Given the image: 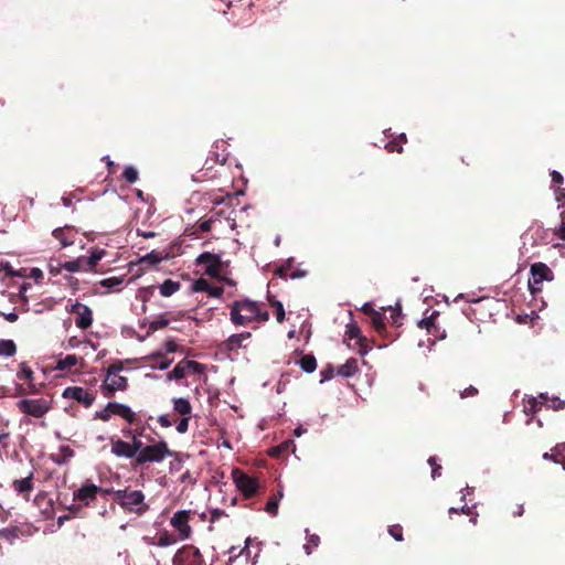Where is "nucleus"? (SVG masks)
<instances>
[{
  "label": "nucleus",
  "mask_w": 565,
  "mask_h": 565,
  "mask_svg": "<svg viewBox=\"0 0 565 565\" xmlns=\"http://www.w3.org/2000/svg\"><path fill=\"white\" fill-rule=\"evenodd\" d=\"M228 553L230 554H234L236 553V547L232 546L230 550H228Z\"/></svg>",
  "instance_id": "63"
},
{
  "label": "nucleus",
  "mask_w": 565,
  "mask_h": 565,
  "mask_svg": "<svg viewBox=\"0 0 565 565\" xmlns=\"http://www.w3.org/2000/svg\"><path fill=\"white\" fill-rule=\"evenodd\" d=\"M111 454L118 458L136 459L134 449L130 447V444L121 439H117L111 443Z\"/></svg>",
  "instance_id": "16"
},
{
  "label": "nucleus",
  "mask_w": 565,
  "mask_h": 565,
  "mask_svg": "<svg viewBox=\"0 0 565 565\" xmlns=\"http://www.w3.org/2000/svg\"><path fill=\"white\" fill-rule=\"evenodd\" d=\"M531 277L529 278V289L531 294H537L542 290L543 281H551L553 273L544 263H535L530 268Z\"/></svg>",
  "instance_id": "9"
},
{
  "label": "nucleus",
  "mask_w": 565,
  "mask_h": 565,
  "mask_svg": "<svg viewBox=\"0 0 565 565\" xmlns=\"http://www.w3.org/2000/svg\"><path fill=\"white\" fill-rule=\"evenodd\" d=\"M388 533L397 541H403L402 527L399 525H392L388 529Z\"/></svg>",
  "instance_id": "42"
},
{
  "label": "nucleus",
  "mask_w": 565,
  "mask_h": 565,
  "mask_svg": "<svg viewBox=\"0 0 565 565\" xmlns=\"http://www.w3.org/2000/svg\"><path fill=\"white\" fill-rule=\"evenodd\" d=\"M169 322L170 321L168 319L159 317L150 322L149 330L157 331L159 329L166 328L169 324Z\"/></svg>",
  "instance_id": "38"
},
{
  "label": "nucleus",
  "mask_w": 565,
  "mask_h": 565,
  "mask_svg": "<svg viewBox=\"0 0 565 565\" xmlns=\"http://www.w3.org/2000/svg\"><path fill=\"white\" fill-rule=\"evenodd\" d=\"M461 512H462V513H467V514H468V513L470 512V509H469L468 507H463V508L461 509Z\"/></svg>",
  "instance_id": "62"
},
{
  "label": "nucleus",
  "mask_w": 565,
  "mask_h": 565,
  "mask_svg": "<svg viewBox=\"0 0 565 565\" xmlns=\"http://www.w3.org/2000/svg\"><path fill=\"white\" fill-rule=\"evenodd\" d=\"M371 321H372L373 327L377 331H381L385 328L384 315L376 310H372Z\"/></svg>",
  "instance_id": "33"
},
{
  "label": "nucleus",
  "mask_w": 565,
  "mask_h": 565,
  "mask_svg": "<svg viewBox=\"0 0 565 565\" xmlns=\"http://www.w3.org/2000/svg\"><path fill=\"white\" fill-rule=\"evenodd\" d=\"M305 431H306V429H303L302 427H297V428L295 429V435H296L297 437H300Z\"/></svg>",
  "instance_id": "57"
},
{
  "label": "nucleus",
  "mask_w": 565,
  "mask_h": 565,
  "mask_svg": "<svg viewBox=\"0 0 565 565\" xmlns=\"http://www.w3.org/2000/svg\"><path fill=\"white\" fill-rule=\"evenodd\" d=\"M345 339L347 340H355L356 344L360 347V353L361 354H365L366 353V350H365L364 345L362 344V342L364 341V338L361 335V329L356 324V322L353 321V320H351L347 324Z\"/></svg>",
  "instance_id": "18"
},
{
  "label": "nucleus",
  "mask_w": 565,
  "mask_h": 565,
  "mask_svg": "<svg viewBox=\"0 0 565 565\" xmlns=\"http://www.w3.org/2000/svg\"><path fill=\"white\" fill-rule=\"evenodd\" d=\"M212 223H213L212 218L205 220V221L200 223L199 227L203 232H209L212 228Z\"/></svg>",
  "instance_id": "48"
},
{
  "label": "nucleus",
  "mask_w": 565,
  "mask_h": 565,
  "mask_svg": "<svg viewBox=\"0 0 565 565\" xmlns=\"http://www.w3.org/2000/svg\"><path fill=\"white\" fill-rule=\"evenodd\" d=\"M98 490L99 488L95 484H84L78 489L74 498L83 504L88 505L93 500H95Z\"/></svg>",
  "instance_id": "17"
},
{
  "label": "nucleus",
  "mask_w": 565,
  "mask_h": 565,
  "mask_svg": "<svg viewBox=\"0 0 565 565\" xmlns=\"http://www.w3.org/2000/svg\"><path fill=\"white\" fill-rule=\"evenodd\" d=\"M17 377L19 380L26 381L29 383V393L34 394L38 392L35 385L32 383L34 373L33 371L26 365V363L22 362L20 363V371L17 374Z\"/></svg>",
  "instance_id": "23"
},
{
  "label": "nucleus",
  "mask_w": 565,
  "mask_h": 565,
  "mask_svg": "<svg viewBox=\"0 0 565 565\" xmlns=\"http://www.w3.org/2000/svg\"><path fill=\"white\" fill-rule=\"evenodd\" d=\"M177 542V539L169 533L167 530L159 532L157 545L160 547H168L173 545Z\"/></svg>",
  "instance_id": "32"
},
{
  "label": "nucleus",
  "mask_w": 565,
  "mask_h": 565,
  "mask_svg": "<svg viewBox=\"0 0 565 565\" xmlns=\"http://www.w3.org/2000/svg\"><path fill=\"white\" fill-rule=\"evenodd\" d=\"M14 489L19 493L30 492L32 490V475L29 477L15 480L13 482Z\"/></svg>",
  "instance_id": "29"
},
{
  "label": "nucleus",
  "mask_w": 565,
  "mask_h": 565,
  "mask_svg": "<svg viewBox=\"0 0 565 565\" xmlns=\"http://www.w3.org/2000/svg\"><path fill=\"white\" fill-rule=\"evenodd\" d=\"M299 365L303 372L312 373L317 367V362L313 355L308 354L300 359Z\"/></svg>",
  "instance_id": "31"
},
{
  "label": "nucleus",
  "mask_w": 565,
  "mask_h": 565,
  "mask_svg": "<svg viewBox=\"0 0 565 565\" xmlns=\"http://www.w3.org/2000/svg\"><path fill=\"white\" fill-rule=\"evenodd\" d=\"M142 433H143V429H140V430H136V434L132 436L131 438V443L130 444V447L134 449V452H135V456H136V459L138 458V456L140 455V452L145 449V445L142 443V440L140 439V437L142 436Z\"/></svg>",
  "instance_id": "30"
},
{
  "label": "nucleus",
  "mask_w": 565,
  "mask_h": 565,
  "mask_svg": "<svg viewBox=\"0 0 565 565\" xmlns=\"http://www.w3.org/2000/svg\"><path fill=\"white\" fill-rule=\"evenodd\" d=\"M551 177H552V181L556 184H559L563 181L562 174L555 170L552 171Z\"/></svg>",
  "instance_id": "51"
},
{
  "label": "nucleus",
  "mask_w": 565,
  "mask_h": 565,
  "mask_svg": "<svg viewBox=\"0 0 565 565\" xmlns=\"http://www.w3.org/2000/svg\"><path fill=\"white\" fill-rule=\"evenodd\" d=\"M62 397L65 399H74L82 404L84 407H90L95 402V395L89 393L86 388L81 386H68L62 392Z\"/></svg>",
  "instance_id": "13"
},
{
  "label": "nucleus",
  "mask_w": 565,
  "mask_h": 565,
  "mask_svg": "<svg viewBox=\"0 0 565 565\" xmlns=\"http://www.w3.org/2000/svg\"><path fill=\"white\" fill-rule=\"evenodd\" d=\"M191 417L182 416L175 424V429L179 434H185L189 430V423Z\"/></svg>",
  "instance_id": "39"
},
{
  "label": "nucleus",
  "mask_w": 565,
  "mask_h": 565,
  "mask_svg": "<svg viewBox=\"0 0 565 565\" xmlns=\"http://www.w3.org/2000/svg\"><path fill=\"white\" fill-rule=\"evenodd\" d=\"M149 358L154 359V360H157V359L160 360V362L156 366L159 370H167L172 363V360L163 358L162 352H160V351L152 353Z\"/></svg>",
  "instance_id": "34"
},
{
  "label": "nucleus",
  "mask_w": 565,
  "mask_h": 565,
  "mask_svg": "<svg viewBox=\"0 0 565 565\" xmlns=\"http://www.w3.org/2000/svg\"><path fill=\"white\" fill-rule=\"evenodd\" d=\"M161 260H162V256H161L159 253L154 252V250H152V252L148 253L147 255H145V256L141 258V262H142V263H148V264H150V265H157V264H159Z\"/></svg>",
  "instance_id": "37"
},
{
  "label": "nucleus",
  "mask_w": 565,
  "mask_h": 565,
  "mask_svg": "<svg viewBox=\"0 0 565 565\" xmlns=\"http://www.w3.org/2000/svg\"><path fill=\"white\" fill-rule=\"evenodd\" d=\"M157 422L161 427L169 428L172 426V422L169 419V416L166 414L159 415Z\"/></svg>",
  "instance_id": "44"
},
{
  "label": "nucleus",
  "mask_w": 565,
  "mask_h": 565,
  "mask_svg": "<svg viewBox=\"0 0 565 565\" xmlns=\"http://www.w3.org/2000/svg\"><path fill=\"white\" fill-rule=\"evenodd\" d=\"M477 388L473 387V386H469L468 388H466L465 391L461 392V397H469V396H475L477 394Z\"/></svg>",
  "instance_id": "49"
},
{
  "label": "nucleus",
  "mask_w": 565,
  "mask_h": 565,
  "mask_svg": "<svg viewBox=\"0 0 565 565\" xmlns=\"http://www.w3.org/2000/svg\"><path fill=\"white\" fill-rule=\"evenodd\" d=\"M31 273L32 277H34L35 279H39L43 276L42 270L39 268H33Z\"/></svg>",
  "instance_id": "55"
},
{
  "label": "nucleus",
  "mask_w": 565,
  "mask_h": 565,
  "mask_svg": "<svg viewBox=\"0 0 565 565\" xmlns=\"http://www.w3.org/2000/svg\"><path fill=\"white\" fill-rule=\"evenodd\" d=\"M78 356L76 354H67L64 358H58L56 360V364L54 366V370L57 371H68L78 363Z\"/></svg>",
  "instance_id": "25"
},
{
  "label": "nucleus",
  "mask_w": 565,
  "mask_h": 565,
  "mask_svg": "<svg viewBox=\"0 0 565 565\" xmlns=\"http://www.w3.org/2000/svg\"><path fill=\"white\" fill-rule=\"evenodd\" d=\"M194 512L192 510H178L170 518V525L178 535L179 541H188L193 535V529L190 524Z\"/></svg>",
  "instance_id": "7"
},
{
  "label": "nucleus",
  "mask_w": 565,
  "mask_h": 565,
  "mask_svg": "<svg viewBox=\"0 0 565 565\" xmlns=\"http://www.w3.org/2000/svg\"><path fill=\"white\" fill-rule=\"evenodd\" d=\"M555 236H557L561 241H565V224L562 223L554 231Z\"/></svg>",
  "instance_id": "47"
},
{
  "label": "nucleus",
  "mask_w": 565,
  "mask_h": 565,
  "mask_svg": "<svg viewBox=\"0 0 565 565\" xmlns=\"http://www.w3.org/2000/svg\"><path fill=\"white\" fill-rule=\"evenodd\" d=\"M7 271H8L10 275H17V273H15V271H13L11 267H8V268H7Z\"/></svg>",
  "instance_id": "64"
},
{
  "label": "nucleus",
  "mask_w": 565,
  "mask_h": 565,
  "mask_svg": "<svg viewBox=\"0 0 565 565\" xmlns=\"http://www.w3.org/2000/svg\"><path fill=\"white\" fill-rule=\"evenodd\" d=\"M122 177L128 183H135L138 180V171L135 167L128 166L124 169Z\"/></svg>",
  "instance_id": "35"
},
{
  "label": "nucleus",
  "mask_w": 565,
  "mask_h": 565,
  "mask_svg": "<svg viewBox=\"0 0 565 565\" xmlns=\"http://www.w3.org/2000/svg\"><path fill=\"white\" fill-rule=\"evenodd\" d=\"M172 456L173 451L170 450L168 443L163 439H160L156 444L146 446L138 456L136 462L138 465L160 463Z\"/></svg>",
  "instance_id": "4"
},
{
  "label": "nucleus",
  "mask_w": 565,
  "mask_h": 565,
  "mask_svg": "<svg viewBox=\"0 0 565 565\" xmlns=\"http://www.w3.org/2000/svg\"><path fill=\"white\" fill-rule=\"evenodd\" d=\"M193 548V553L195 556H201V553H200V550L196 548V547H192Z\"/></svg>",
  "instance_id": "61"
},
{
  "label": "nucleus",
  "mask_w": 565,
  "mask_h": 565,
  "mask_svg": "<svg viewBox=\"0 0 565 565\" xmlns=\"http://www.w3.org/2000/svg\"><path fill=\"white\" fill-rule=\"evenodd\" d=\"M269 319V312L264 305L245 298L231 305L230 320L235 327L260 324Z\"/></svg>",
  "instance_id": "1"
},
{
  "label": "nucleus",
  "mask_w": 565,
  "mask_h": 565,
  "mask_svg": "<svg viewBox=\"0 0 565 565\" xmlns=\"http://www.w3.org/2000/svg\"><path fill=\"white\" fill-rule=\"evenodd\" d=\"M276 306V319L278 322H282L284 319H285V309H284V306L280 301H277L275 303Z\"/></svg>",
  "instance_id": "43"
},
{
  "label": "nucleus",
  "mask_w": 565,
  "mask_h": 565,
  "mask_svg": "<svg viewBox=\"0 0 565 565\" xmlns=\"http://www.w3.org/2000/svg\"><path fill=\"white\" fill-rule=\"evenodd\" d=\"M172 407L174 413L179 414L181 417H192V405L188 398L184 397H174L172 398Z\"/></svg>",
  "instance_id": "19"
},
{
  "label": "nucleus",
  "mask_w": 565,
  "mask_h": 565,
  "mask_svg": "<svg viewBox=\"0 0 565 565\" xmlns=\"http://www.w3.org/2000/svg\"><path fill=\"white\" fill-rule=\"evenodd\" d=\"M162 349L166 353H173L178 350V344L174 339H168L163 342Z\"/></svg>",
  "instance_id": "41"
},
{
  "label": "nucleus",
  "mask_w": 565,
  "mask_h": 565,
  "mask_svg": "<svg viewBox=\"0 0 565 565\" xmlns=\"http://www.w3.org/2000/svg\"><path fill=\"white\" fill-rule=\"evenodd\" d=\"M29 284H23L21 287H20V295L23 296L24 292L28 290L29 288Z\"/></svg>",
  "instance_id": "58"
},
{
  "label": "nucleus",
  "mask_w": 565,
  "mask_h": 565,
  "mask_svg": "<svg viewBox=\"0 0 565 565\" xmlns=\"http://www.w3.org/2000/svg\"><path fill=\"white\" fill-rule=\"evenodd\" d=\"M17 352V345L13 340H0V355L11 358Z\"/></svg>",
  "instance_id": "28"
},
{
  "label": "nucleus",
  "mask_w": 565,
  "mask_h": 565,
  "mask_svg": "<svg viewBox=\"0 0 565 565\" xmlns=\"http://www.w3.org/2000/svg\"><path fill=\"white\" fill-rule=\"evenodd\" d=\"M252 337L250 332H242V333H235L230 335L225 342L224 345L227 350H237L243 348V342L248 340Z\"/></svg>",
  "instance_id": "20"
},
{
  "label": "nucleus",
  "mask_w": 565,
  "mask_h": 565,
  "mask_svg": "<svg viewBox=\"0 0 565 565\" xmlns=\"http://www.w3.org/2000/svg\"><path fill=\"white\" fill-rule=\"evenodd\" d=\"M67 311L77 315L75 324L78 329L86 330L92 326L93 311L88 306L76 301L72 303L70 308H67Z\"/></svg>",
  "instance_id": "12"
},
{
  "label": "nucleus",
  "mask_w": 565,
  "mask_h": 565,
  "mask_svg": "<svg viewBox=\"0 0 565 565\" xmlns=\"http://www.w3.org/2000/svg\"><path fill=\"white\" fill-rule=\"evenodd\" d=\"M205 366L196 361L183 359L167 374V381H180L189 375H202Z\"/></svg>",
  "instance_id": "8"
},
{
  "label": "nucleus",
  "mask_w": 565,
  "mask_h": 565,
  "mask_svg": "<svg viewBox=\"0 0 565 565\" xmlns=\"http://www.w3.org/2000/svg\"><path fill=\"white\" fill-rule=\"evenodd\" d=\"M124 281L125 276L109 277L98 281L96 286L105 288L107 292H116L121 290Z\"/></svg>",
  "instance_id": "22"
},
{
  "label": "nucleus",
  "mask_w": 565,
  "mask_h": 565,
  "mask_svg": "<svg viewBox=\"0 0 565 565\" xmlns=\"http://www.w3.org/2000/svg\"><path fill=\"white\" fill-rule=\"evenodd\" d=\"M53 236L61 242L63 247L71 246L73 244V239H68L64 233L63 228H55L53 231Z\"/></svg>",
  "instance_id": "36"
},
{
  "label": "nucleus",
  "mask_w": 565,
  "mask_h": 565,
  "mask_svg": "<svg viewBox=\"0 0 565 565\" xmlns=\"http://www.w3.org/2000/svg\"><path fill=\"white\" fill-rule=\"evenodd\" d=\"M192 290L195 292H207L210 296L218 298L223 295V288L220 286H212L206 279L199 278L192 285Z\"/></svg>",
  "instance_id": "15"
},
{
  "label": "nucleus",
  "mask_w": 565,
  "mask_h": 565,
  "mask_svg": "<svg viewBox=\"0 0 565 565\" xmlns=\"http://www.w3.org/2000/svg\"><path fill=\"white\" fill-rule=\"evenodd\" d=\"M232 479L236 486V488L244 494V497L249 498L252 497L257 488L258 483L256 479L253 477L246 475L238 468H235L232 470Z\"/></svg>",
  "instance_id": "10"
},
{
  "label": "nucleus",
  "mask_w": 565,
  "mask_h": 565,
  "mask_svg": "<svg viewBox=\"0 0 565 565\" xmlns=\"http://www.w3.org/2000/svg\"><path fill=\"white\" fill-rule=\"evenodd\" d=\"M514 514L521 516L523 514V505H520L518 511L514 512Z\"/></svg>",
  "instance_id": "59"
},
{
  "label": "nucleus",
  "mask_w": 565,
  "mask_h": 565,
  "mask_svg": "<svg viewBox=\"0 0 565 565\" xmlns=\"http://www.w3.org/2000/svg\"><path fill=\"white\" fill-rule=\"evenodd\" d=\"M60 269H64L68 273L87 271L84 257H78L73 260H67L58 264Z\"/></svg>",
  "instance_id": "24"
},
{
  "label": "nucleus",
  "mask_w": 565,
  "mask_h": 565,
  "mask_svg": "<svg viewBox=\"0 0 565 565\" xmlns=\"http://www.w3.org/2000/svg\"><path fill=\"white\" fill-rule=\"evenodd\" d=\"M53 397L23 398L18 401L17 407L25 415L41 418L53 408Z\"/></svg>",
  "instance_id": "6"
},
{
  "label": "nucleus",
  "mask_w": 565,
  "mask_h": 565,
  "mask_svg": "<svg viewBox=\"0 0 565 565\" xmlns=\"http://www.w3.org/2000/svg\"><path fill=\"white\" fill-rule=\"evenodd\" d=\"M114 494L118 504L129 512L142 515L149 510V504L145 502V494L140 490L126 488L116 490Z\"/></svg>",
  "instance_id": "2"
},
{
  "label": "nucleus",
  "mask_w": 565,
  "mask_h": 565,
  "mask_svg": "<svg viewBox=\"0 0 565 565\" xmlns=\"http://www.w3.org/2000/svg\"><path fill=\"white\" fill-rule=\"evenodd\" d=\"M433 318H424L419 321V327L420 328H425L427 330H429V328L433 326Z\"/></svg>",
  "instance_id": "50"
},
{
  "label": "nucleus",
  "mask_w": 565,
  "mask_h": 565,
  "mask_svg": "<svg viewBox=\"0 0 565 565\" xmlns=\"http://www.w3.org/2000/svg\"><path fill=\"white\" fill-rule=\"evenodd\" d=\"M249 542H250V539H249V537H247V539L245 540V547L239 552V554H242V553L246 550V547H247V545L249 544Z\"/></svg>",
  "instance_id": "60"
},
{
  "label": "nucleus",
  "mask_w": 565,
  "mask_h": 565,
  "mask_svg": "<svg viewBox=\"0 0 565 565\" xmlns=\"http://www.w3.org/2000/svg\"><path fill=\"white\" fill-rule=\"evenodd\" d=\"M224 515H225V512L223 510H221V509H213L211 511V521L215 522V521H217L218 519H221Z\"/></svg>",
  "instance_id": "46"
},
{
  "label": "nucleus",
  "mask_w": 565,
  "mask_h": 565,
  "mask_svg": "<svg viewBox=\"0 0 565 565\" xmlns=\"http://www.w3.org/2000/svg\"><path fill=\"white\" fill-rule=\"evenodd\" d=\"M106 255V250L103 248H93L89 252L88 257H84V263L86 266L87 271H95V268L99 260H102Z\"/></svg>",
  "instance_id": "21"
},
{
  "label": "nucleus",
  "mask_w": 565,
  "mask_h": 565,
  "mask_svg": "<svg viewBox=\"0 0 565 565\" xmlns=\"http://www.w3.org/2000/svg\"><path fill=\"white\" fill-rule=\"evenodd\" d=\"M137 233H138V235H139V236H142V237H145V238H151V237H154V236H156V233H154V232H151V231L146 232V231H140V230H138V231H137Z\"/></svg>",
  "instance_id": "53"
},
{
  "label": "nucleus",
  "mask_w": 565,
  "mask_h": 565,
  "mask_svg": "<svg viewBox=\"0 0 565 565\" xmlns=\"http://www.w3.org/2000/svg\"><path fill=\"white\" fill-rule=\"evenodd\" d=\"M279 498L273 497L265 507V511L271 515H276L278 511Z\"/></svg>",
  "instance_id": "40"
},
{
  "label": "nucleus",
  "mask_w": 565,
  "mask_h": 565,
  "mask_svg": "<svg viewBox=\"0 0 565 565\" xmlns=\"http://www.w3.org/2000/svg\"><path fill=\"white\" fill-rule=\"evenodd\" d=\"M181 285L179 281L172 279H166L160 286L159 291L162 297H170L179 291Z\"/></svg>",
  "instance_id": "27"
},
{
  "label": "nucleus",
  "mask_w": 565,
  "mask_h": 565,
  "mask_svg": "<svg viewBox=\"0 0 565 565\" xmlns=\"http://www.w3.org/2000/svg\"><path fill=\"white\" fill-rule=\"evenodd\" d=\"M531 409L535 412L537 409V405L547 404L554 411H559L565 407V401L559 398L558 396L548 397L547 394H540L537 398H532L530 401Z\"/></svg>",
  "instance_id": "14"
},
{
  "label": "nucleus",
  "mask_w": 565,
  "mask_h": 565,
  "mask_svg": "<svg viewBox=\"0 0 565 565\" xmlns=\"http://www.w3.org/2000/svg\"><path fill=\"white\" fill-rule=\"evenodd\" d=\"M111 416H119L128 424L137 422V414L131 409V407L127 404L117 402H108L103 409L97 411L94 414V418L103 422L110 420Z\"/></svg>",
  "instance_id": "5"
},
{
  "label": "nucleus",
  "mask_w": 565,
  "mask_h": 565,
  "mask_svg": "<svg viewBox=\"0 0 565 565\" xmlns=\"http://www.w3.org/2000/svg\"><path fill=\"white\" fill-rule=\"evenodd\" d=\"M359 371L358 366V360L356 359H349L344 364L339 366L338 374L343 377H351L354 374H356Z\"/></svg>",
  "instance_id": "26"
},
{
  "label": "nucleus",
  "mask_w": 565,
  "mask_h": 565,
  "mask_svg": "<svg viewBox=\"0 0 565 565\" xmlns=\"http://www.w3.org/2000/svg\"><path fill=\"white\" fill-rule=\"evenodd\" d=\"M6 319L9 321V322H14L18 320V315L12 311V312H9L8 315H6Z\"/></svg>",
  "instance_id": "54"
},
{
  "label": "nucleus",
  "mask_w": 565,
  "mask_h": 565,
  "mask_svg": "<svg viewBox=\"0 0 565 565\" xmlns=\"http://www.w3.org/2000/svg\"><path fill=\"white\" fill-rule=\"evenodd\" d=\"M386 148L390 150V151H397V152H401L402 151V147H396V145L394 143H388L386 145Z\"/></svg>",
  "instance_id": "56"
},
{
  "label": "nucleus",
  "mask_w": 565,
  "mask_h": 565,
  "mask_svg": "<svg viewBox=\"0 0 565 565\" xmlns=\"http://www.w3.org/2000/svg\"><path fill=\"white\" fill-rule=\"evenodd\" d=\"M122 370L124 367L121 363H116L108 366L106 376L100 386L104 396L110 397L116 392H122L128 388V379L120 375Z\"/></svg>",
  "instance_id": "3"
},
{
  "label": "nucleus",
  "mask_w": 565,
  "mask_h": 565,
  "mask_svg": "<svg viewBox=\"0 0 565 565\" xmlns=\"http://www.w3.org/2000/svg\"><path fill=\"white\" fill-rule=\"evenodd\" d=\"M361 310H362L364 313L372 316V310H375V309L372 307V305H371V303L365 302V303L362 306Z\"/></svg>",
  "instance_id": "52"
},
{
  "label": "nucleus",
  "mask_w": 565,
  "mask_h": 565,
  "mask_svg": "<svg viewBox=\"0 0 565 565\" xmlns=\"http://www.w3.org/2000/svg\"><path fill=\"white\" fill-rule=\"evenodd\" d=\"M195 263L198 265H204L205 266V274L212 278H220L221 271H222V262L221 257L218 255L204 252L200 254Z\"/></svg>",
  "instance_id": "11"
},
{
  "label": "nucleus",
  "mask_w": 565,
  "mask_h": 565,
  "mask_svg": "<svg viewBox=\"0 0 565 565\" xmlns=\"http://www.w3.org/2000/svg\"><path fill=\"white\" fill-rule=\"evenodd\" d=\"M428 463L433 467L431 477L435 479L436 477L440 476L439 470L441 467L436 465V460L434 457H430L428 459Z\"/></svg>",
  "instance_id": "45"
}]
</instances>
